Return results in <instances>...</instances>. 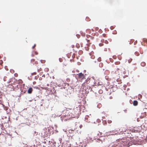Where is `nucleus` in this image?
Returning a JSON list of instances; mask_svg holds the SVG:
<instances>
[{
  "label": "nucleus",
  "mask_w": 147,
  "mask_h": 147,
  "mask_svg": "<svg viewBox=\"0 0 147 147\" xmlns=\"http://www.w3.org/2000/svg\"><path fill=\"white\" fill-rule=\"evenodd\" d=\"M19 83H23V81L21 80H19Z\"/></svg>",
  "instance_id": "4be33fe9"
},
{
  "label": "nucleus",
  "mask_w": 147,
  "mask_h": 147,
  "mask_svg": "<svg viewBox=\"0 0 147 147\" xmlns=\"http://www.w3.org/2000/svg\"><path fill=\"white\" fill-rule=\"evenodd\" d=\"M143 40L144 42H146L147 44V39L145 38H143Z\"/></svg>",
  "instance_id": "f3484780"
},
{
  "label": "nucleus",
  "mask_w": 147,
  "mask_h": 147,
  "mask_svg": "<svg viewBox=\"0 0 147 147\" xmlns=\"http://www.w3.org/2000/svg\"><path fill=\"white\" fill-rule=\"evenodd\" d=\"M131 59L130 61H129V60L128 61H129V63H130V62L131 61Z\"/></svg>",
  "instance_id": "58836bf2"
},
{
  "label": "nucleus",
  "mask_w": 147,
  "mask_h": 147,
  "mask_svg": "<svg viewBox=\"0 0 147 147\" xmlns=\"http://www.w3.org/2000/svg\"><path fill=\"white\" fill-rule=\"evenodd\" d=\"M76 47L78 48L80 47V46H79V45L78 44H76Z\"/></svg>",
  "instance_id": "a878e982"
},
{
  "label": "nucleus",
  "mask_w": 147,
  "mask_h": 147,
  "mask_svg": "<svg viewBox=\"0 0 147 147\" xmlns=\"http://www.w3.org/2000/svg\"><path fill=\"white\" fill-rule=\"evenodd\" d=\"M142 114L143 115L141 116L142 118L145 117L146 116V112H144Z\"/></svg>",
  "instance_id": "9d476101"
},
{
  "label": "nucleus",
  "mask_w": 147,
  "mask_h": 147,
  "mask_svg": "<svg viewBox=\"0 0 147 147\" xmlns=\"http://www.w3.org/2000/svg\"><path fill=\"white\" fill-rule=\"evenodd\" d=\"M94 80H96V79H95V77H93L92 78Z\"/></svg>",
  "instance_id": "c9c22d12"
},
{
  "label": "nucleus",
  "mask_w": 147,
  "mask_h": 147,
  "mask_svg": "<svg viewBox=\"0 0 147 147\" xmlns=\"http://www.w3.org/2000/svg\"><path fill=\"white\" fill-rule=\"evenodd\" d=\"M86 139L87 140V141H89L92 140V138H90L89 136L87 137Z\"/></svg>",
  "instance_id": "f8f14e48"
},
{
  "label": "nucleus",
  "mask_w": 147,
  "mask_h": 147,
  "mask_svg": "<svg viewBox=\"0 0 147 147\" xmlns=\"http://www.w3.org/2000/svg\"><path fill=\"white\" fill-rule=\"evenodd\" d=\"M102 36L104 37H107V35L106 34H102Z\"/></svg>",
  "instance_id": "5701e85b"
},
{
  "label": "nucleus",
  "mask_w": 147,
  "mask_h": 147,
  "mask_svg": "<svg viewBox=\"0 0 147 147\" xmlns=\"http://www.w3.org/2000/svg\"><path fill=\"white\" fill-rule=\"evenodd\" d=\"M86 40H87L88 43L85 47V49L86 50L88 51L89 49V45L91 44V43L90 42V40L89 39H86Z\"/></svg>",
  "instance_id": "39448f33"
},
{
  "label": "nucleus",
  "mask_w": 147,
  "mask_h": 147,
  "mask_svg": "<svg viewBox=\"0 0 147 147\" xmlns=\"http://www.w3.org/2000/svg\"><path fill=\"white\" fill-rule=\"evenodd\" d=\"M3 63V61L2 60H0V65H2Z\"/></svg>",
  "instance_id": "b1692460"
},
{
  "label": "nucleus",
  "mask_w": 147,
  "mask_h": 147,
  "mask_svg": "<svg viewBox=\"0 0 147 147\" xmlns=\"http://www.w3.org/2000/svg\"><path fill=\"white\" fill-rule=\"evenodd\" d=\"M144 71L147 72V67L144 69Z\"/></svg>",
  "instance_id": "bb28decb"
},
{
  "label": "nucleus",
  "mask_w": 147,
  "mask_h": 147,
  "mask_svg": "<svg viewBox=\"0 0 147 147\" xmlns=\"http://www.w3.org/2000/svg\"><path fill=\"white\" fill-rule=\"evenodd\" d=\"M82 86L83 87V89H90V87L88 85V81H86L84 82L82 84Z\"/></svg>",
  "instance_id": "20e7f679"
},
{
  "label": "nucleus",
  "mask_w": 147,
  "mask_h": 147,
  "mask_svg": "<svg viewBox=\"0 0 147 147\" xmlns=\"http://www.w3.org/2000/svg\"><path fill=\"white\" fill-rule=\"evenodd\" d=\"M107 122L109 123H111L112 121L111 120H108L107 121Z\"/></svg>",
  "instance_id": "412c9836"
},
{
  "label": "nucleus",
  "mask_w": 147,
  "mask_h": 147,
  "mask_svg": "<svg viewBox=\"0 0 147 147\" xmlns=\"http://www.w3.org/2000/svg\"><path fill=\"white\" fill-rule=\"evenodd\" d=\"M94 57H95V56L94 55L92 56L91 57V58H92L93 59H94Z\"/></svg>",
  "instance_id": "f704fd0d"
},
{
  "label": "nucleus",
  "mask_w": 147,
  "mask_h": 147,
  "mask_svg": "<svg viewBox=\"0 0 147 147\" xmlns=\"http://www.w3.org/2000/svg\"><path fill=\"white\" fill-rule=\"evenodd\" d=\"M103 65V64L102 63H100L99 64V66L100 67H102Z\"/></svg>",
  "instance_id": "4468645a"
},
{
  "label": "nucleus",
  "mask_w": 147,
  "mask_h": 147,
  "mask_svg": "<svg viewBox=\"0 0 147 147\" xmlns=\"http://www.w3.org/2000/svg\"><path fill=\"white\" fill-rule=\"evenodd\" d=\"M133 40H131V41H133Z\"/></svg>",
  "instance_id": "79ce46f5"
},
{
  "label": "nucleus",
  "mask_w": 147,
  "mask_h": 147,
  "mask_svg": "<svg viewBox=\"0 0 147 147\" xmlns=\"http://www.w3.org/2000/svg\"><path fill=\"white\" fill-rule=\"evenodd\" d=\"M77 75L78 76V78L79 79V81L80 82H82L83 80L85 79L84 75L82 73H79L77 74Z\"/></svg>",
  "instance_id": "7ed1b4c3"
},
{
  "label": "nucleus",
  "mask_w": 147,
  "mask_h": 147,
  "mask_svg": "<svg viewBox=\"0 0 147 147\" xmlns=\"http://www.w3.org/2000/svg\"><path fill=\"white\" fill-rule=\"evenodd\" d=\"M17 74H16L15 76H17Z\"/></svg>",
  "instance_id": "a19ab883"
},
{
  "label": "nucleus",
  "mask_w": 147,
  "mask_h": 147,
  "mask_svg": "<svg viewBox=\"0 0 147 147\" xmlns=\"http://www.w3.org/2000/svg\"><path fill=\"white\" fill-rule=\"evenodd\" d=\"M116 34V33H114V34Z\"/></svg>",
  "instance_id": "37998d69"
},
{
  "label": "nucleus",
  "mask_w": 147,
  "mask_h": 147,
  "mask_svg": "<svg viewBox=\"0 0 147 147\" xmlns=\"http://www.w3.org/2000/svg\"><path fill=\"white\" fill-rule=\"evenodd\" d=\"M38 54V53L36 51H33L32 52V57L34 56V55H37Z\"/></svg>",
  "instance_id": "6e6552de"
},
{
  "label": "nucleus",
  "mask_w": 147,
  "mask_h": 147,
  "mask_svg": "<svg viewBox=\"0 0 147 147\" xmlns=\"http://www.w3.org/2000/svg\"><path fill=\"white\" fill-rule=\"evenodd\" d=\"M103 45V43H100L99 44V45L100 46V47L102 46Z\"/></svg>",
  "instance_id": "393cba45"
},
{
  "label": "nucleus",
  "mask_w": 147,
  "mask_h": 147,
  "mask_svg": "<svg viewBox=\"0 0 147 147\" xmlns=\"http://www.w3.org/2000/svg\"><path fill=\"white\" fill-rule=\"evenodd\" d=\"M36 46V45L35 44L32 47V49H33Z\"/></svg>",
  "instance_id": "473e14b6"
},
{
  "label": "nucleus",
  "mask_w": 147,
  "mask_h": 147,
  "mask_svg": "<svg viewBox=\"0 0 147 147\" xmlns=\"http://www.w3.org/2000/svg\"><path fill=\"white\" fill-rule=\"evenodd\" d=\"M137 41L136 40V41H135L134 42V45H136L137 44Z\"/></svg>",
  "instance_id": "7c9ffc66"
},
{
  "label": "nucleus",
  "mask_w": 147,
  "mask_h": 147,
  "mask_svg": "<svg viewBox=\"0 0 147 147\" xmlns=\"http://www.w3.org/2000/svg\"><path fill=\"white\" fill-rule=\"evenodd\" d=\"M94 84L95 85H100L102 84H100V83L99 82H98V81L96 80V82L94 81Z\"/></svg>",
  "instance_id": "423d86ee"
},
{
  "label": "nucleus",
  "mask_w": 147,
  "mask_h": 147,
  "mask_svg": "<svg viewBox=\"0 0 147 147\" xmlns=\"http://www.w3.org/2000/svg\"><path fill=\"white\" fill-rule=\"evenodd\" d=\"M59 61L60 62H62V59L61 58H59Z\"/></svg>",
  "instance_id": "72a5a7b5"
},
{
  "label": "nucleus",
  "mask_w": 147,
  "mask_h": 147,
  "mask_svg": "<svg viewBox=\"0 0 147 147\" xmlns=\"http://www.w3.org/2000/svg\"><path fill=\"white\" fill-rule=\"evenodd\" d=\"M87 37L88 38H90L92 39L93 38V37H92L90 36V35H87Z\"/></svg>",
  "instance_id": "6ab92c4d"
},
{
  "label": "nucleus",
  "mask_w": 147,
  "mask_h": 147,
  "mask_svg": "<svg viewBox=\"0 0 147 147\" xmlns=\"http://www.w3.org/2000/svg\"><path fill=\"white\" fill-rule=\"evenodd\" d=\"M113 57L114 59H115L116 58V57L115 56H113Z\"/></svg>",
  "instance_id": "c85d7f7f"
},
{
  "label": "nucleus",
  "mask_w": 147,
  "mask_h": 147,
  "mask_svg": "<svg viewBox=\"0 0 147 147\" xmlns=\"http://www.w3.org/2000/svg\"><path fill=\"white\" fill-rule=\"evenodd\" d=\"M34 61H35L34 59H32L31 60V63H33V64H34Z\"/></svg>",
  "instance_id": "a211bd4d"
},
{
  "label": "nucleus",
  "mask_w": 147,
  "mask_h": 147,
  "mask_svg": "<svg viewBox=\"0 0 147 147\" xmlns=\"http://www.w3.org/2000/svg\"><path fill=\"white\" fill-rule=\"evenodd\" d=\"M8 108V107H5L4 108V109L5 110H7Z\"/></svg>",
  "instance_id": "c756f323"
},
{
  "label": "nucleus",
  "mask_w": 147,
  "mask_h": 147,
  "mask_svg": "<svg viewBox=\"0 0 147 147\" xmlns=\"http://www.w3.org/2000/svg\"><path fill=\"white\" fill-rule=\"evenodd\" d=\"M132 141V139L128 137L127 138L126 141H123L122 144L125 146H129L132 144V143H130V142Z\"/></svg>",
  "instance_id": "f03ea898"
},
{
  "label": "nucleus",
  "mask_w": 147,
  "mask_h": 147,
  "mask_svg": "<svg viewBox=\"0 0 147 147\" xmlns=\"http://www.w3.org/2000/svg\"><path fill=\"white\" fill-rule=\"evenodd\" d=\"M80 112V108L77 107H74L72 112L68 111H66L65 115L61 116V119L62 121H65L69 120L71 118L78 117L79 116Z\"/></svg>",
  "instance_id": "f257e3e1"
},
{
  "label": "nucleus",
  "mask_w": 147,
  "mask_h": 147,
  "mask_svg": "<svg viewBox=\"0 0 147 147\" xmlns=\"http://www.w3.org/2000/svg\"><path fill=\"white\" fill-rule=\"evenodd\" d=\"M115 78H117L118 77L115 76Z\"/></svg>",
  "instance_id": "ea45409f"
},
{
  "label": "nucleus",
  "mask_w": 147,
  "mask_h": 147,
  "mask_svg": "<svg viewBox=\"0 0 147 147\" xmlns=\"http://www.w3.org/2000/svg\"><path fill=\"white\" fill-rule=\"evenodd\" d=\"M101 42L102 43H103L104 41V39H102L101 41Z\"/></svg>",
  "instance_id": "2f4dec72"
},
{
  "label": "nucleus",
  "mask_w": 147,
  "mask_h": 147,
  "mask_svg": "<svg viewBox=\"0 0 147 147\" xmlns=\"http://www.w3.org/2000/svg\"><path fill=\"white\" fill-rule=\"evenodd\" d=\"M1 56H0V58H1Z\"/></svg>",
  "instance_id": "c03bdc74"
},
{
  "label": "nucleus",
  "mask_w": 147,
  "mask_h": 147,
  "mask_svg": "<svg viewBox=\"0 0 147 147\" xmlns=\"http://www.w3.org/2000/svg\"><path fill=\"white\" fill-rule=\"evenodd\" d=\"M88 117V116H86L85 117V119H86V118H87V117Z\"/></svg>",
  "instance_id": "4c0bfd02"
},
{
  "label": "nucleus",
  "mask_w": 147,
  "mask_h": 147,
  "mask_svg": "<svg viewBox=\"0 0 147 147\" xmlns=\"http://www.w3.org/2000/svg\"><path fill=\"white\" fill-rule=\"evenodd\" d=\"M32 88H30L27 91L28 93L29 94H31L32 92Z\"/></svg>",
  "instance_id": "0eeeda50"
},
{
  "label": "nucleus",
  "mask_w": 147,
  "mask_h": 147,
  "mask_svg": "<svg viewBox=\"0 0 147 147\" xmlns=\"http://www.w3.org/2000/svg\"><path fill=\"white\" fill-rule=\"evenodd\" d=\"M135 55L137 56H138L139 55V53L138 52H136L135 53Z\"/></svg>",
  "instance_id": "2eb2a0df"
},
{
  "label": "nucleus",
  "mask_w": 147,
  "mask_h": 147,
  "mask_svg": "<svg viewBox=\"0 0 147 147\" xmlns=\"http://www.w3.org/2000/svg\"><path fill=\"white\" fill-rule=\"evenodd\" d=\"M35 64H38V62H37V61H35Z\"/></svg>",
  "instance_id": "e433bc0d"
},
{
  "label": "nucleus",
  "mask_w": 147,
  "mask_h": 147,
  "mask_svg": "<svg viewBox=\"0 0 147 147\" xmlns=\"http://www.w3.org/2000/svg\"><path fill=\"white\" fill-rule=\"evenodd\" d=\"M115 28V26H112L110 27V29L111 30H113V29L114 28Z\"/></svg>",
  "instance_id": "dca6fc26"
},
{
  "label": "nucleus",
  "mask_w": 147,
  "mask_h": 147,
  "mask_svg": "<svg viewBox=\"0 0 147 147\" xmlns=\"http://www.w3.org/2000/svg\"><path fill=\"white\" fill-rule=\"evenodd\" d=\"M133 105L134 106H136L138 104V102L136 100H134L133 102Z\"/></svg>",
  "instance_id": "1a4fd4ad"
},
{
  "label": "nucleus",
  "mask_w": 147,
  "mask_h": 147,
  "mask_svg": "<svg viewBox=\"0 0 147 147\" xmlns=\"http://www.w3.org/2000/svg\"><path fill=\"white\" fill-rule=\"evenodd\" d=\"M105 42L106 44H107L108 43V42L107 40H105Z\"/></svg>",
  "instance_id": "cd10ccee"
},
{
  "label": "nucleus",
  "mask_w": 147,
  "mask_h": 147,
  "mask_svg": "<svg viewBox=\"0 0 147 147\" xmlns=\"http://www.w3.org/2000/svg\"><path fill=\"white\" fill-rule=\"evenodd\" d=\"M97 60L98 61H101V58L100 57H99L98 59H97Z\"/></svg>",
  "instance_id": "aec40b11"
},
{
  "label": "nucleus",
  "mask_w": 147,
  "mask_h": 147,
  "mask_svg": "<svg viewBox=\"0 0 147 147\" xmlns=\"http://www.w3.org/2000/svg\"><path fill=\"white\" fill-rule=\"evenodd\" d=\"M141 65L143 67H144L146 65V63L144 62H142L141 63Z\"/></svg>",
  "instance_id": "9b49d317"
},
{
  "label": "nucleus",
  "mask_w": 147,
  "mask_h": 147,
  "mask_svg": "<svg viewBox=\"0 0 147 147\" xmlns=\"http://www.w3.org/2000/svg\"><path fill=\"white\" fill-rule=\"evenodd\" d=\"M120 62L119 61H117L115 63V64L116 65H119L120 64Z\"/></svg>",
  "instance_id": "ddd939ff"
}]
</instances>
